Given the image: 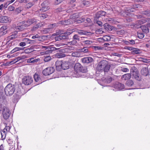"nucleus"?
<instances>
[{
	"mask_svg": "<svg viewBox=\"0 0 150 150\" xmlns=\"http://www.w3.org/2000/svg\"><path fill=\"white\" fill-rule=\"evenodd\" d=\"M110 67V65L108 64V62L107 61L103 60L98 63L97 69L99 71L107 72L109 71Z\"/></svg>",
	"mask_w": 150,
	"mask_h": 150,
	"instance_id": "f257e3e1",
	"label": "nucleus"
},
{
	"mask_svg": "<svg viewBox=\"0 0 150 150\" xmlns=\"http://www.w3.org/2000/svg\"><path fill=\"white\" fill-rule=\"evenodd\" d=\"M15 87L14 85L11 83H9L5 87L4 92L5 94L7 96H12L14 92Z\"/></svg>",
	"mask_w": 150,
	"mask_h": 150,
	"instance_id": "f03ea898",
	"label": "nucleus"
},
{
	"mask_svg": "<svg viewBox=\"0 0 150 150\" xmlns=\"http://www.w3.org/2000/svg\"><path fill=\"white\" fill-rule=\"evenodd\" d=\"M74 69L77 72L80 71L82 72H86L87 71L86 68L82 66L79 63L75 64L74 67Z\"/></svg>",
	"mask_w": 150,
	"mask_h": 150,
	"instance_id": "7ed1b4c3",
	"label": "nucleus"
},
{
	"mask_svg": "<svg viewBox=\"0 0 150 150\" xmlns=\"http://www.w3.org/2000/svg\"><path fill=\"white\" fill-rule=\"evenodd\" d=\"M4 108L2 112V113L4 118L6 120L11 115V112L9 108L6 106L4 107Z\"/></svg>",
	"mask_w": 150,
	"mask_h": 150,
	"instance_id": "20e7f679",
	"label": "nucleus"
},
{
	"mask_svg": "<svg viewBox=\"0 0 150 150\" xmlns=\"http://www.w3.org/2000/svg\"><path fill=\"white\" fill-rule=\"evenodd\" d=\"M33 78L31 76H24L22 79V82L25 85H28L33 82Z\"/></svg>",
	"mask_w": 150,
	"mask_h": 150,
	"instance_id": "39448f33",
	"label": "nucleus"
},
{
	"mask_svg": "<svg viewBox=\"0 0 150 150\" xmlns=\"http://www.w3.org/2000/svg\"><path fill=\"white\" fill-rule=\"evenodd\" d=\"M54 71L52 67H48L44 69L42 71L43 74L45 76L49 75L52 74Z\"/></svg>",
	"mask_w": 150,
	"mask_h": 150,
	"instance_id": "423d86ee",
	"label": "nucleus"
},
{
	"mask_svg": "<svg viewBox=\"0 0 150 150\" xmlns=\"http://www.w3.org/2000/svg\"><path fill=\"white\" fill-rule=\"evenodd\" d=\"M11 22L10 18L7 16H0V23H7Z\"/></svg>",
	"mask_w": 150,
	"mask_h": 150,
	"instance_id": "0eeeda50",
	"label": "nucleus"
},
{
	"mask_svg": "<svg viewBox=\"0 0 150 150\" xmlns=\"http://www.w3.org/2000/svg\"><path fill=\"white\" fill-rule=\"evenodd\" d=\"M60 35L56 37L55 39L57 40H65L68 38V35L67 33H64L63 34H61Z\"/></svg>",
	"mask_w": 150,
	"mask_h": 150,
	"instance_id": "6e6552de",
	"label": "nucleus"
},
{
	"mask_svg": "<svg viewBox=\"0 0 150 150\" xmlns=\"http://www.w3.org/2000/svg\"><path fill=\"white\" fill-rule=\"evenodd\" d=\"M113 87L117 90H121L124 88V85L119 83H116L113 85Z\"/></svg>",
	"mask_w": 150,
	"mask_h": 150,
	"instance_id": "1a4fd4ad",
	"label": "nucleus"
},
{
	"mask_svg": "<svg viewBox=\"0 0 150 150\" xmlns=\"http://www.w3.org/2000/svg\"><path fill=\"white\" fill-rule=\"evenodd\" d=\"M37 20L35 18H32L28 19L27 20L26 23L24 24L25 25L26 27L34 23H36L37 22Z\"/></svg>",
	"mask_w": 150,
	"mask_h": 150,
	"instance_id": "9d476101",
	"label": "nucleus"
},
{
	"mask_svg": "<svg viewBox=\"0 0 150 150\" xmlns=\"http://www.w3.org/2000/svg\"><path fill=\"white\" fill-rule=\"evenodd\" d=\"M81 60L83 63H89L93 62V59L91 57H88L82 59Z\"/></svg>",
	"mask_w": 150,
	"mask_h": 150,
	"instance_id": "9b49d317",
	"label": "nucleus"
},
{
	"mask_svg": "<svg viewBox=\"0 0 150 150\" xmlns=\"http://www.w3.org/2000/svg\"><path fill=\"white\" fill-rule=\"evenodd\" d=\"M62 61H57L56 62V70L58 71H60L62 69Z\"/></svg>",
	"mask_w": 150,
	"mask_h": 150,
	"instance_id": "f8f14e48",
	"label": "nucleus"
},
{
	"mask_svg": "<svg viewBox=\"0 0 150 150\" xmlns=\"http://www.w3.org/2000/svg\"><path fill=\"white\" fill-rule=\"evenodd\" d=\"M146 22H147L148 23H150V18L146 19H141L138 20L137 21V23L139 25H141L145 23Z\"/></svg>",
	"mask_w": 150,
	"mask_h": 150,
	"instance_id": "ddd939ff",
	"label": "nucleus"
},
{
	"mask_svg": "<svg viewBox=\"0 0 150 150\" xmlns=\"http://www.w3.org/2000/svg\"><path fill=\"white\" fill-rule=\"evenodd\" d=\"M77 33L80 35H91L92 34V33L91 32H87L82 30H79L77 32Z\"/></svg>",
	"mask_w": 150,
	"mask_h": 150,
	"instance_id": "4468645a",
	"label": "nucleus"
},
{
	"mask_svg": "<svg viewBox=\"0 0 150 150\" xmlns=\"http://www.w3.org/2000/svg\"><path fill=\"white\" fill-rule=\"evenodd\" d=\"M69 63L68 62H62V69L64 70L67 69L69 68Z\"/></svg>",
	"mask_w": 150,
	"mask_h": 150,
	"instance_id": "2eb2a0df",
	"label": "nucleus"
},
{
	"mask_svg": "<svg viewBox=\"0 0 150 150\" xmlns=\"http://www.w3.org/2000/svg\"><path fill=\"white\" fill-rule=\"evenodd\" d=\"M40 60L39 59H34V58H31L28 59L27 60V62L28 63H31L32 64H36Z\"/></svg>",
	"mask_w": 150,
	"mask_h": 150,
	"instance_id": "dca6fc26",
	"label": "nucleus"
},
{
	"mask_svg": "<svg viewBox=\"0 0 150 150\" xmlns=\"http://www.w3.org/2000/svg\"><path fill=\"white\" fill-rule=\"evenodd\" d=\"M33 78L35 81L39 82V83H42L41 82L40 76L38 74L35 73L34 75Z\"/></svg>",
	"mask_w": 150,
	"mask_h": 150,
	"instance_id": "f3484780",
	"label": "nucleus"
},
{
	"mask_svg": "<svg viewBox=\"0 0 150 150\" xmlns=\"http://www.w3.org/2000/svg\"><path fill=\"white\" fill-rule=\"evenodd\" d=\"M141 73L143 75L146 76H147L149 73L148 69L146 67L142 68L141 70Z\"/></svg>",
	"mask_w": 150,
	"mask_h": 150,
	"instance_id": "a211bd4d",
	"label": "nucleus"
},
{
	"mask_svg": "<svg viewBox=\"0 0 150 150\" xmlns=\"http://www.w3.org/2000/svg\"><path fill=\"white\" fill-rule=\"evenodd\" d=\"M26 27V26L24 24L21 25H19L16 26L15 28L17 31H21L25 29Z\"/></svg>",
	"mask_w": 150,
	"mask_h": 150,
	"instance_id": "6ab92c4d",
	"label": "nucleus"
},
{
	"mask_svg": "<svg viewBox=\"0 0 150 150\" xmlns=\"http://www.w3.org/2000/svg\"><path fill=\"white\" fill-rule=\"evenodd\" d=\"M141 28L143 32L147 33L149 32V30L147 26L145 25H142L141 26Z\"/></svg>",
	"mask_w": 150,
	"mask_h": 150,
	"instance_id": "aec40b11",
	"label": "nucleus"
},
{
	"mask_svg": "<svg viewBox=\"0 0 150 150\" xmlns=\"http://www.w3.org/2000/svg\"><path fill=\"white\" fill-rule=\"evenodd\" d=\"M141 53V51L139 49L133 48L132 54H139Z\"/></svg>",
	"mask_w": 150,
	"mask_h": 150,
	"instance_id": "412c9836",
	"label": "nucleus"
},
{
	"mask_svg": "<svg viewBox=\"0 0 150 150\" xmlns=\"http://www.w3.org/2000/svg\"><path fill=\"white\" fill-rule=\"evenodd\" d=\"M64 45V44L63 43H60V44H55V46H56L57 47H60V48H55V47H54L53 50H59V51L63 52V51L62 50V49H61V50H59V49L60 48L62 47L61 46H63Z\"/></svg>",
	"mask_w": 150,
	"mask_h": 150,
	"instance_id": "4be33fe9",
	"label": "nucleus"
},
{
	"mask_svg": "<svg viewBox=\"0 0 150 150\" xmlns=\"http://www.w3.org/2000/svg\"><path fill=\"white\" fill-rule=\"evenodd\" d=\"M131 77V74H127L122 76V78L124 80L129 79Z\"/></svg>",
	"mask_w": 150,
	"mask_h": 150,
	"instance_id": "5701e85b",
	"label": "nucleus"
},
{
	"mask_svg": "<svg viewBox=\"0 0 150 150\" xmlns=\"http://www.w3.org/2000/svg\"><path fill=\"white\" fill-rule=\"evenodd\" d=\"M106 14V12L104 11H100L98 12L96 15V17L97 18H99L100 16H104Z\"/></svg>",
	"mask_w": 150,
	"mask_h": 150,
	"instance_id": "b1692460",
	"label": "nucleus"
},
{
	"mask_svg": "<svg viewBox=\"0 0 150 150\" xmlns=\"http://www.w3.org/2000/svg\"><path fill=\"white\" fill-rule=\"evenodd\" d=\"M50 8L49 6H45L42 7L38 11L39 13L44 12L48 10Z\"/></svg>",
	"mask_w": 150,
	"mask_h": 150,
	"instance_id": "393cba45",
	"label": "nucleus"
},
{
	"mask_svg": "<svg viewBox=\"0 0 150 150\" xmlns=\"http://www.w3.org/2000/svg\"><path fill=\"white\" fill-rule=\"evenodd\" d=\"M82 2L81 6H87L90 4L89 0H81Z\"/></svg>",
	"mask_w": 150,
	"mask_h": 150,
	"instance_id": "a878e982",
	"label": "nucleus"
},
{
	"mask_svg": "<svg viewBox=\"0 0 150 150\" xmlns=\"http://www.w3.org/2000/svg\"><path fill=\"white\" fill-rule=\"evenodd\" d=\"M131 74L133 75V76L135 79L137 80H140V79L138 74L135 72H133L132 73H131Z\"/></svg>",
	"mask_w": 150,
	"mask_h": 150,
	"instance_id": "bb28decb",
	"label": "nucleus"
},
{
	"mask_svg": "<svg viewBox=\"0 0 150 150\" xmlns=\"http://www.w3.org/2000/svg\"><path fill=\"white\" fill-rule=\"evenodd\" d=\"M21 59V56L18 57H16V59H15L14 60L9 62V64H12L17 62L18 61H19Z\"/></svg>",
	"mask_w": 150,
	"mask_h": 150,
	"instance_id": "cd10ccee",
	"label": "nucleus"
},
{
	"mask_svg": "<svg viewBox=\"0 0 150 150\" xmlns=\"http://www.w3.org/2000/svg\"><path fill=\"white\" fill-rule=\"evenodd\" d=\"M76 1V0H70L69 2V7L74 8L76 6L75 4L74 3Z\"/></svg>",
	"mask_w": 150,
	"mask_h": 150,
	"instance_id": "c85d7f7f",
	"label": "nucleus"
},
{
	"mask_svg": "<svg viewBox=\"0 0 150 150\" xmlns=\"http://www.w3.org/2000/svg\"><path fill=\"white\" fill-rule=\"evenodd\" d=\"M112 78L110 76H108L105 79H103V81L105 83H110L111 81Z\"/></svg>",
	"mask_w": 150,
	"mask_h": 150,
	"instance_id": "c756f323",
	"label": "nucleus"
},
{
	"mask_svg": "<svg viewBox=\"0 0 150 150\" xmlns=\"http://www.w3.org/2000/svg\"><path fill=\"white\" fill-rule=\"evenodd\" d=\"M17 32H16L13 33L12 35L8 37V39L11 40L17 37Z\"/></svg>",
	"mask_w": 150,
	"mask_h": 150,
	"instance_id": "7c9ffc66",
	"label": "nucleus"
},
{
	"mask_svg": "<svg viewBox=\"0 0 150 150\" xmlns=\"http://www.w3.org/2000/svg\"><path fill=\"white\" fill-rule=\"evenodd\" d=\"M55 56L59 58H61L65 57V54L62 53H59L56 54Z\"/></svg>",
	"mask_w": 150,
	"mask_h": 150,
	"instance_id": "2f4dec72",
	"label": "nucleus"
},
{
	"mask_svg": "<svg viewBox=\"0 0 150 150\" xmlns=\"http://www.w3.org/2000/svg\"><path fill=\"white\" fill-rule=\"evenodd\" d=\"M81 37L79 36L78 34H75L73 37V39L78 41H81Z\"/></svg>",
	"mask_w": 150,
	"mask_h": 150,
	"instance_id": "473e14b6",
	"label": "nucleus"
},
{
	"mask_svg": "<svg viewBox=\"0 0 150 150\" xmlns=\"http://www.w3.org/2000/svg\"><path fill=\"white\" fill-rule=\"evenodd\" d=\"M79 17L78 14L77 13H75L71 15L70 16V18L71 19H75L78 18Z\"/></svg>",
	"mask_w": 150,
	"mask_h": 150,
	"instance_id": "72a5a7b5",
	"label": "nucleus"
},
{
	"mask_svg": "<svg viewBox=\"0 0 150 150\" xmlns=\"http://www.w3.org/2000/svg\"><path fill=\"white\" fill-rule=\"evenodd\" d=\"M23 41L25 43V44H31L33 40H29L27 38H25Z\"/></svg>",
	"mask_w": 150,
	"mask_h": 150,
	"instance_id": "f704fd0d",
	"label": "nucleus"
},
{
	"mask_svg": "<svg viewBox=\"0 0 150 150\" xmlns=\"http://www.w3.org/2000/svg\"><path fill=\"white\" fill-rule=\"evenodd\" d=\"M103 39L104 41H109L110 40L111 38L110 36L105 35L103 37Z\"/></svg>",
	"mask_w": 150,
	"mask_h": 150,
	"instance_id": "c9c22d12",
	"label": "nucleus"
},
{
	"mask_svg": "<svg viewBox=\"0 0 150 150\" xmlns=\"http://www.w3.org/2000/svg\"><path fill=\"white\" fill-rule=\"evenodd\" d=\"M126 84L127 86H131L134 84V82L132 80H130L127 81Z\"/></svg>",
	"mask_w": 150,
	"mask_h": 150,
	"instance_id": "e433bc0d",
	"label": "nucleus"
},
{
	"mask_svg": "<svg viewBox=\"0 0 150 150\" xmlns=\"http://www.w3.org/2000/svg\"><path fill=\"white\" fill-rule=\"evenodd\" d=\"M71 54L73 56L76 57H79L80 56L79 53L78 52H73Z\"/></svg>",
	"mask_w": 150,
	"mask_h": 150,
	"instance_id": "4c0bfd02",
	"label": "nucleus"
},
{
	"mask_svg": "<svg viewBox=\"0 0 150 150\" xmlns=\"http://www.w3.org/2000/svg\"><path fill=\"white\" fill-rule=\"evenodd\" d=\"M83 43L87 45H89L92 43V41L90 40H85L83 41Z\"/></svg>",
	"mask_w": 150,
	"mask_h": 150,
	"instance_id": "58836bf2",
	"label": "nucleus"
},
{
	"mask_svg": "<svg viewBox=\"0 0 150 150\" xmlns=\"http://www.w3.org/2000/svg\"><path fill=\"white\" fill-rule=\"evenodd\" d=\"M48 16L46 13H42L40 15V17L42 19H44L47 17Z\"/></svg>",
	"mask_w": 150,
	"mask_h": 150,
	"instance_id": "ea45409f",
	"label": "nucleus"
},
{
	"mask_svg": "<svg viewBox=\"0 0 150 150\" xmlns=\"http://www.w3.org/2000/svg\"><path fill=\"white\" fill-rule=\"evenodd\" d=\"M34 4V2H32L28 3L27 5V8L28 9L30 8L31 7L33 6Z\"/></svg>",
	"mask_w": 150,
	"mask_h": 150,
	"instance_id": "a19ab883",
	"label": "nucleus"
},
{
	"mask_svg": "<svg viewBox=\"0 0 150 150\" xmlns=\"http://www.w3.org/2000/svg\"><path fill=\"white\" fill-rule=\"evenodd\" d=\"M104 27L106 30H109L111 28V26L107 23H105L104 25Z\"/></svg>",
	"mask_w": 150,
	"mask_h": 150,
	"instance_id": "79ce46f5",
	"label": "nucleus"
},
{
	"mask_svg": "<svg viewBox=\"0 0 150 150\" xmlns=\"http://www.w3.org/2000/svg\"><path fill=\"white\" fill-rule=\"evenodd\" d=\"M7 28V26L6 25H4L0 28V30L3 32L6 30Z\"/></svg>",
	"mask_w": 150,
	"mask_h": 150,
	"instance_id": "37998d69",
	"label": "nucleus"
},
{
	"mask_svg": "<svg viewBox=\"0 0 150 150\" xmlns=\"http://www.w3.org/2000/svg\"><path fill=\"white\" fill-rule=\"evenodd\" d=\"M77 42V41L74 40H73L69 42V44L70 45H74L76 44Z\"/></svg>",
	"mask_w": 150,
	"mask_h": 150,
	"instance_id": "c03bdc74",
	"label": "nucleus"
},
{
	"mask_svg": "<svg viewBox=\"0 0 150 150\" xmlns=\"http://www.w3.org/2000/svg\"><path fill=\"white\" fill-rule=\"evenodd\" d=\"M143 15H146L147 16H150V11H144L142 13Z\"/></svg>",
	"mask_w": 150,
	"mask_h": 150,
	"instance_id": "a18cd8bd",
	"label": "nucleus"
},
{
	"mask_svg": "<svg viewBox=\"0 0 150 150\" xmlns=\"http://www.w3.org/2000/svg\"><path fill=\"white\" fill-rule=\"evenodd\" d=\"M15 1V0H11L10 1H9L5 2L4 4H5V5L8 6L10 4L13 2Z\"/></svg>",
	"mask_w": 150,
	"mask_h": 150,
	"instance_id": "49530a36",
	"label": "nucleus"
},
{
	"mask_svg": "<svg viewBox=\"0 0 150 150\" xmlns=\"http://www.w3.org/2000/svg\"><path fill=\"white\" fill-rule=\"evenodd\" d=\"M137 35L138 38L140 39H142L144 37V34L141 33H138Z\"/></svg>",
	"mask_w": 150,
	"mask_h": 150,
	"instance_id": "de8ad7c7",
	"label": "nucleus"
},
{
	"mask_svg": "<svg viewBox=\"0 0 150 150\" xmlns=\"http://www.w3.org/2000/svg\"><path fill=\"white\" fill-rule=\"evenodd\" d=\"M7 141L8 143L9 144L11 145L12 146H13L12 145L13 144V143L12 140L10 138H8Z\"/></svg>",
	"mask_w": 150,
	"mask_h": 150,
	"instance_id": "09e8293b",
	"label": "nucleus"
},
{
	"mask_svg": "<svg viewBox=\"0 0 150 150\" xmlns=\"http://www.w3.org/2000/svg\"><path fill=\"white\" fill-rule=\"evenodd\" d=\"M43 32L44 33L46 34L50 33V28H45L43 30Z\"/></svg>",
	"mask_w": 150,
	"mask_h": 150,
	"instance_id": "8fccbe9b",
	"label": "nucleus"
},
{
	"mask_svg": "<svg viewBox=\"0 0 150 150\" xmlns=\"http://www.w3.org/2000/svg\"><path fill=\"white\" fill-rule=\"evenodd\" d=\"M51 59V58L50 56L46 57L44 59V61L45 62H47L50 61Z\"/></svg>",
	"mask_w": 150,
	"mask_h": 150,
	"instance_id": "3c124183",
	"label": "nucleus"
},
{
	"mask_svg": "<svg viewBox=\"0 0 150 150\" xmlns=\"http://www.w3.org/2000/svg\"><path fill=\"white\" fill-rule=\"evenodd\" d=\"M80 51L81 52H88V50L87 48L86 49H80Z\"/></svg>",
	"mask_w": 150,
	"mask_h": 150,
	"instance_id": "603ef678",
	"label": "nucleus"
},
{
	"mask_svg": "<svg viewBox=\"0 0 150 150\" xmlns=\"http://www.w3.org/2000/svg\"><path fill=\"white\" fill-rule=\"evenodd\" d=\"M15 52L17 51H18L22 50H23V48L19 47H16L13 49Z\"/></svg>",
	"mask_w": 150,
	"mask_h": 150,
	"instance_id": "864d4df0",
	"label": "nucleus"
},
{
	"mask_svg": "<svg viewBox=\"0 0 150 150\" xmlns=\"http://www.w3.org/2000/svg\"><path fill=\"white\" fill-rule=\"evenodd\" d=\"M63 10V9L61 8H58L56 9L55 10V12L56 13H58L60 12Z\"/></svg>",
	"mask_w": 150,
	"mask_h": 150,
	"instance_id": "5fc2aeb1",
	"label": "nucleus"
},
{
	"mask_svg": "<svg viewBox=\"0 0 150 150\" xmlns=\"http://www.w3.org/2000/svg\"><path fill=\"white\" fill-rule=\"evenodd\" d=\"M6 105H3L2 104H0V113L1 112V111H2V112L3 109L4 108V107H6Z\"/></svg>",
	"mask_w": 150,
	"mask_h": 150,
	"instance_id": "6e6d98bb",
	"label": "nucleus"
},
{
	"mask_svg": "<svg viewBox=\"0 0 150 150\" xmlns=\"http://www.w3.org/2000/svg\"><path fill=\"white\" fill-rule=\"evenodd\" d=\"M96 32L97 33H98L100 34H102L104 33V32L102 31V29L100 28L96 30Z\"/></svg>",
	"mask_w": 150,
	"mask_h": 150,
	"instance_id": "4d7b16f0",
	"label": "nucleus"
},
{
	"mask_svg": "<svg viewBox=\"0 0 150 150\" xmlns=\"http://www.w3.org/2000/svg\"><path fill=\"white\" fill-rule=\"evenodd\" d=\"M48 4H49V3H48V1H44L43 2V3L42 5V6H47V5H48Z\"/></svg>",
	"mask_w": 150,
	"mask_h": 150,
	"instance_id": "13d9d810",
	"label": "nucleus"
},
{
	"mask_svg": "<svg viewBox=\"0 0 150 150\" xmlns=\"http://www.w3.org/2000/svg\"><path fill=\"white\" fill-rule=\"evenodd\" d=\"M14 7L12 6H9L8 8V10L10 11H13L14 10Z\"/></svg>",
	"mask_w": 150,
	"mask_h": 150,
	"instance_id": "bf43d9fd",
	"label": "nucleus"
},
{
	"mask_svg": "<svg viewBox=\"0 0 150 150\" xmlns=\"http://www.w3.org/2000/svg\"><path fill=\"white\" fill-rule=\"evenodd\" d=\"M38 27L37 25H34L31 29L32 31H34L36 30Z\"/></svg>",
	"mask_w": 150,
	"mask_h": 150,
	"instance_id": "052dcab7",
	"label": "nucleus"
},
{
	"mask_svg": "<svg viewBox=\"0 0 150 150\" xmlns=\"http://www.w3.org/2000/svg\"><path fill=\"white\" fill-rule=\"evenodd\" d=\"M121 71L124 72H128L129 71V69L126 68H123L121 69Z\"/></svg>",
	"mask_w": 150,
	"mask_h": 150,
	"instance_id": "680f3d73",
	"label": "nucleus"
},
{
	"mask_svg": "<svg viewBox=\"0 0 150 150\" xmlns=\"http://www.w3.org/2000/svg\"><path fill=\"white\" fill-rule=\"evenodd\" d=\"M64 0H56L55 2L56 4H58L61 3Z\"/></svg>",
	"mask_w": 150,
	"mask_h": 150,
	"instance_id": "e2e57ef3",
	"label": "nucleus"
},
{
	"mask_svg": "<svg viewBox=\"0 0 150 150\" xmlns=\"http://www.w3.org/2000/svg\"><path fill=\"white\" fill-rule=\"evenodd\" d=\"M1 139L2 140L4 139H5L6 135L4 133L2 134V133H1Z\"/></svg>",
	"mask_w": 150,
	"mask_h": 150,
	"instance_id": "0e129e2a",
	"label": "nucleus"
},
{
	"mask_svg": "<svg viewBox=\"0 0 150 150\" xmlns=\"http://www.w3.org/2000/svg\"><path fill=\"white\" fill-rule=\"evenodd\" d=\"M74 23H81L82 21L81 20H75L74 21Z\"/></svg>",
	"mask_w": 150,
	"mask_h": 150,
	"instance_id": "69168bd1",
	"label": "nucleus"
},
{
	"mask_svg": "<svg viewBox=\"0 0 150 150\" xmlns=\"http://www.w3.org/2000/svg\"><path fill=\"white\" fill-rule=\"evenodd\" d=\"M10 128H11L10 126H5V127L4 129L6 131L8 132L10 130Z\"/></svg>",
	"mask_w": 150,
	"mask_h": 150,
	"instance_id": "338daca9",
	"label": "nucleus"
},
{
	"mask_svg": "<svg viewBox=\"0 0 150 150\" xmlns=\"http://www.w3.org/2000/svg\"><path fill=\"white\" fill-rule=\"evenodd\" d=\"M98 24V25L100 26V27H102L103 25L102 23L99 21H97L96 22Z\"/></svg>",
	"mask_w": 150,
	"mask_h": 150,
	"instance_id": "774afa93",
	"label": "nucleus"
}]
</instances>
